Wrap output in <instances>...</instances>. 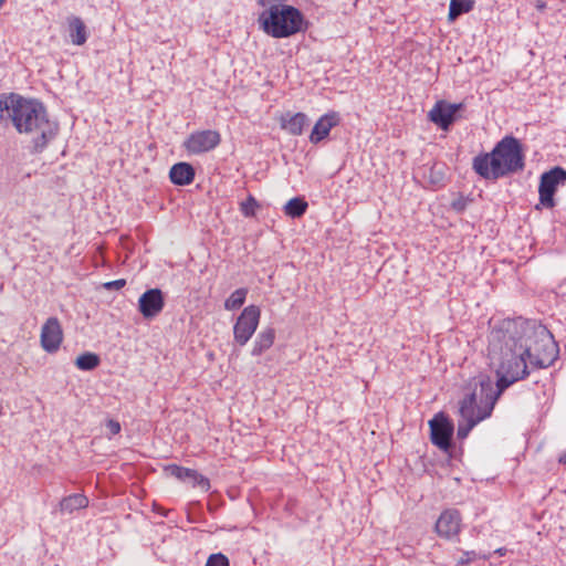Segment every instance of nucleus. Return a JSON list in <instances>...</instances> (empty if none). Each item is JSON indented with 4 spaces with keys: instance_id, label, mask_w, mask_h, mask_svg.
I'll use <instances>...</instances> for the list:
<instances>
[{
    "instance_id": "nucleus-16",
    "label": "nucleus",
    "mask_w": 566,
    "mask_h": 566,
    "mask_svg": "<svg viewBox=\"0 0 566 566\" xmlns=\"http://www.w3.org/2000/svg\"><path fill=\"white\" fill-rule=\"evenodd\" d=\"M339 115L336 112H329L324 114L315 123L310 135V142L312 144H318L319 142L325 139L329 135L332 128L339 124Z\"/></svg>"
},
{
    "instance_id": "nucleus-33",
    "label": "nucleus",
    "mask_w": 566,
    "mask_h": 566,
    "mask_svg": "<svg viewBox=\"0 0 566 566\" xmlns=\"http://www.w3.org/2000/svg\"><path fill=\"white\" fill-rule=\"evenodd\" d=\"M494 553L500 556H504L506 554V548H504V547L497 548Z\"/></svg>"
},
{
    "instance_id": "nucleus-2",
    "label": "nucleus",
    "mask_w": 566,
    "mask_h": 566,
    "mask_svg": "<svg viewBox=\"0 0 566 566\" xmlns=\"http://www.w3.org/2000/svg\"><path fill=\"white\" fill-rule=\"evenodd\" d=\"M4 119H10L20 134L32 137L35 153H41L59 130L41 102L13 93L0 96V122Z\"/></svg>"
},
{
    "instance_id": "nucleus-4",
    "label": "nucleus",
    "mask_w": 566,
    "mask_h": 566,
    "mask_svg": "<svg viewBox=\"0 0 566 566\" xmlns=\"http://www.w3.org/2000/svg\"><path fill=\"white\" fill-rule=\"evenodd\" d=\"M474 171L484 179L497 180L524 168L522 145L513 136L502 138L491 153L473 158Z\"/></svg>"
},
{
    "instance_id": "nucleus-29",
    "label": "nucleus",
    "mask_w": 566,
    "mask_h": 566,
    "mask_svg": "<svg viewBox=\"0 0 566 566\" xmlns=\"http://www.w3.org/2000/svg\"><path fill=\"white\" fill-rule=\"evenodd\" d=\"M287 0H256L258 4L264 9H271L284 4Z\"/></svg>"
},
{
    "instance_id": "nucleus-9",
    "label": "nucleus",
    "mask_w": 566,
    "mask_h": 566,
    "mask_svg": "<svg viewBox=\"0 0 566 566\" xmlns=\"http://www.w3.org/2000/svg\"><path fill=\"white\" fill-rule=\"evenodd\" d=\"M538 340L542 346V352L532 354L531 365L537 368H547L556 360L558 356L557 344L554 342L552 334L542 328L537 333Z\"/></svg>"
},
{
    "instance_id": "nucleus-14",
    "label": "nucleus",
    "mask_w": 566,
    "mask_h": 566,
    "mask_svg": "<svg viewBox=\"0 0 566 566\" xmlns=\"http://www.w3.org/2000/svg\"><path fill=\"white\" fill-rule=\"evenodd\" d=\"M164 306V293L159 289L147 290L138 300L139 312L145 318L157 316L163 311Z\"/></svg>"
},
{
    "instance_id": "nucleus-24",
    "label": "nucleus",
    "mask_w": 566,
    "mask_h": 566,
    "mask_svg": "<svg viewBox=\"0 0 566 566\" xmlns=\"http://www.w3.org/2000/svg\"><path fill=\"white\" fill-rule=\"evenodd\" d=\"M99 363H101L99 356L94 353H90V352H86V353L80 355L75 359V366L80 370H84V371H90V370L95 369L99 365Z\"/></svg>"
},
{
    "instance_id": "nucleus-12",
    "label": "nucleus",
    "mask_w": 566,
    "mask_h": 566,
    "mask_svg": "<svg viewBox=\"0 0 566 566\" xmlns=\"http://www.w3.org/2000/svg\"><path fill=\"white\" fill-rule=\"evenodd\" d=\"M462 104H451L444 101L437 102L429 111V119L441 129L448 130L455 119V114L462 108Z\"/></svg>"
},
{
    "instance_id": "nucleus-26",
    "label": "nucleus",
    "mask_w": 566,
    "mask_h": 566,
    "mask_svg": "<svg viewBox=\"0 0 566 566\" xmlns=\"http://www.w3.org/2000/svg\"><path fill=\"white\" fill-rule=\"evenodd\" d=\"M260 205L256 199L249 195L248 198L240 203V211L245 218H252L255 216Z\"/></svg>"
},
{
    "instance_id": "nucleus-19",
    "label": "nucleus",
    "mask_w": 566,
    "mask_h": 566,
    "mask_svg": "<svg viewBox=\"0 0 566 566\" xmlns=\"http://www.w3.org/2000/svg\"><path fill=\"white\" fill-rule=\"evenodd\" d=\"M275 340V329L273 327L263 328L255 337L251 349V355L254 357L261 356L264 352L270 349Z\"/></svg>"
},
{
    "instance_id": "nucleus-18",
    "label": "nucleus",
    "mask_w": 566,
    "mask_h": 566,
    "mask_svg": "<svg viewBox=\"0 0 566 566\" xmlns=\"http://www.w3.org/2000/svg\"><path fill=\"white\" fill-rule=\"evenodd\" d=\"M281 128L293 136L303 134L304 128L308 125V117L304 113H286L280 119Z\"/></svg>"
},
{
    "instance_id": "nucleus-31",
    "label": "nucleus",
    "mask_w": 566,
    "mask_h": 566,
    "mask_svg": "<svg viewBox=\"0 0 566 566\" xmlns=\"http://www.w3.org/2000/svg\"><path fill=\"white\" fill-rule=\"evenodd\" d=\"M120 431V424L117 421L108 420V433L117 434Z\"/></svg>"
},
{
    "instance_id": "nucleus-13",
    "label": "nucleus",
    "mask_w": 566,
    "mask_h": 566,
    "mask_svg": "<svg viewBox=\"0 0 566 566\" xmlns=\"http://www.w3.org/2000/svg\"><path fill=\"white\" fill-rule=\"evenodd\" d=\"M41 346L48 353H55L63 340V331L56 317H50L41 329Z\"/></svg>"
},
{
    "instance_id": "nucleus-10",
    "label": "nucleus",
    "mask_w": 566,
    "mask_h": 566,
    "mask_svg": "<svg viewBox=\"0 0 566 566\" xmlns=\"http://www.w3.org/2000/svg\"><path fill=\"white\" fill-rule=\"evenodd\" d=\"M429 424L432 443L443 451L449 450L454 430L453 423L443 413H438Z\"/></svg>"
},
{
    "instance_id": "nucleus-5",
    "label": "nucleus",
    "mask_w": 566,
    "mask_h": 566,
    "mask_svg": "<svg viewBox=\"0 0 566 566\" xmlns=\"http://www.w3.org/2000/svg\"><path fill=\"white\" fill-rule=\"evenodd\" d=\"M258 23L265 34L274 39L290 38L306 28L304 14L297 8L285 3L264 9L259 14Z\"/></svg>"
},
{
    "instance_id": "nucleus-28",
    "label": "nucleus",
    "mask_w": 566,
    "mask_h": 566,
    "mask_svg": "<svg viewBox=\"0 0 566 566\" xmlns=\"http://www.w3.org/2000/svg\"><path fill=\"white\" fill-rule=\"evenodd\" d=\"M206 566H230L229 558L222 553L211 554Z\"/></svg>"
},
{
    "instance_id": "nucleus-25",
    "label": "nucleus",
    "mask_w": 566,
    "mask_h": 566,
    "mask_svg": "<svg viewBox=\"0 0 566 566\" xmlns=\"http://www.w3.org/2000/svg\"><path fill=\"white\" fill-rule=\"evenodd\" d=\"M473 2L471 0H451L449 6V20L453 21L459 15L471 11Z\"/></svg>"
},
{
    "instance_id": "nucleus-15",
    "label": "nucleus",
    "mask_w": 566,
    "mask_h": 566,
    "mask_svg": "<svg viewBox=\"0 0 566 566\" xmlns=\"http://www.w3.org/2000/svg\"><path fill=\"white\" fill-rule=\"evenodd\" d=\"M165 472L181 482L189 483L192 486H199L205 491H208L210 488L209 480L193 469L184 468L177 464H169L165 468Z\"/></svg>"
},
{
    "instance_id": "nucleus-1",
    "label": "nucleus",
    "mask_w": 566,
    "mask_h": 566,
    "mask_svg": "<svg viewBox=\"0 0 566 566\" xmlns=\"http://www.w3.org/2000/svg\"><path fill=\"white\" fill-rule=\"evenodd\" d=\"M530 332V324L521 317L500 321L490 332L489 357L497 376L494 387L502 394L528 376L526 359L531 360L532 352L526 337Z\"/></svg>"
},
{
    "instance_id": "nucleus-30",
    "label": "nucleus",
    "mask_w": 566,
    "mask_h": 566,
    "mask_svg": "<svg viewBox=\"0 0 566 566\" xmlns=\"http://www.w3.org/2000/svg\"><path fill=\"white\" fill-rule=\"evenodd\" d=\"M126 284V281L124 279L115 280V281H108V290H120Z\"/></svg>"
},
{
    "instance_id": "nucleus-20",
    "label": "nucleus",
    "mask_w": 566,
    "mask_h": 566,
    "mask_svg": "<svg viewBox=\"0 0 566 566\" xmlns=\"http://www.w3.org/2000/svg\"><path fill=\"white\" fill-rule=\"evenodd\" d=\"M88 505V499L82 493H74L64 496L59 504L62 514H73L75 511L85 509Z\"/></svg>"
},
{
    "instance_id": "nucleus-22",
    "label": "nucleus",
    "mask_w": 566,
    "mask_h": 566,
    "mask_svg": "<svg viewBox=\"0 0 566 566\" xmlns=\"http://www.w3.org/2000/svg\"><path fill=\"white\" fill-rule=\"evenodd\" d=\"M308 208V203L301 197L290 199L284 206V213L291 218L302 217Z\"/></svg>"
},
{
    "instance_id": "nucleus-6",
    "label": "nucleus",
    "mask_w": 566,
    "mask_h": 566,
    "mask_svg": "<svg viewBox=\"0 0 566 566\" xmlns=\"http://www.w3.org/2000/svg\"><path fill=\"white\" fill-rule=\"evenodd\" d=\"M261 319V308L251 304L245 306L233 324V344L245 346L256 332Z\"/></svg>"
},
{
    "instance_id": "nucleus-21",
    "label": "nucleus",
    "mask_w": 566,
    "mask_h": 566,
    "mask_svg": "<svg viewBox=\"0 0 566 566\" xmlns=\"http://www.w3.org/2000/svg\"><path fill=\"white\" fill-rule=\"evenodd\" d=\"M67 28L71 42L75 45H83L86 40V27L84 22L77 17L67 18Z\"/></svg>"
},
{
    "instance_id": "nucleus-7",
    "label": "nucleus",
    "mask_w": 566,
    "mask_h": 566,
    "mask_svg": "<svg viewBox=\"0 0 566 566\" xmlns=\"http://www.w3.org/2000/svg\"><path fill=\"white\" fill-rule=\"evenodd\" d=\"M566 184V170L562 167H554L541 176L538 195L539 202L545 208L555 206L554 195L560 185Z\"/></svg>"
},
{
    "instance_id": "nucleus-17",
    "label": "nucleus",
    "mask_w": 566,
    "mask_h": 566,
    "mask_svg": "<svg viewBox=\"0 0 566 566\" xmlns=\"http://www.w3.org/2000/svg\"><path fill=\"white\" fill-rule=\"evenodd\" d=\"M196 171L189 163H177L169 170V179L176 186H188L193 182Z\"/></svg>"
},
{
    "instance_id": "nucleus-23",
    "label": "nucleus",
    "mask_w": 566,
    "mask_h": 566,
    "mask_svg": "<svg viewBox=\"0 0 566 566\" xmlns=\"http://www.w3.org/2000/svg\"><path fill=\"white\" fill-rule=\"evenodd\" d=\"M248 289L240 287L233 291L230 296L224 301V308L227 311L239 310L245 302L248 295Z\"/></svg>"
},
{
    "instance_id": "nucleus-3",
    "label": "nucleus",
    "mask_w": 566,
    "mask_h": 566,
    "mask_svg": "<svg viewBox=\"0 0 566 566\" xmlns=\"http://www.w3.org/2000/svg\"><path fill=\"white\" fill-rule=\"evenodd\" d=\"M501 395L490 376L480 375L474 380L472 390L459 403V439H465L476 424L491 417Z\"/></svg>"
},
{
    "instance_id": "nucleus-27",
    "label": "nucleus",
    "mask_w": 566,
    "mask_h": 566,
    "mask_svg": "<svg viewBox=\"0 0 566 566\" xmlns=\"http://www.w3.org/2000/svg\"><path fill=\"white\" fill-rule=\"evenodd\" d=\"M490 557L491 554H481L475 551H464L462 552V556L458 559L457 565L464 566L469 565L472 562H475L476 559H489Z\"/></svg>"
},
{
    "instance_id": "nucleus-11",
    "label": "nucleus",
    "mask_w": 566,
    "mask_h": 566,
    "mask_svg": "<svg viewBox=\"0 0 566 566\" xmlns=\"http://www.w3.org/2000/svg\"><path fill=\"white\" fill-rule=\"evenodd\" d=\"M462 528V516L455 509L444 510L436 522L437 534L446 539L457 537Z\"/></svg>"
},
{
    "instance_id": "nucleus-8",
    "label": "nucleus",
    "mask_w": 566,
    "mask_h": 566,
    "mask_svg": "<svg viewBox=\"0 0 566 566\" xmlns=\"http://www.w3.org/2000/svg\"><path fill=\"white\" fill-rule=\"evenodd\" d=\"M220 142L221 135L219 132L203 129L191 133L182 143V146L189 155H200L211 151Z\"/></svg>"
},
{
    "instance_id": "nucleus-32",
    "label": "nucleus",
    "mask_w": 566,
    "mask_h": 566,
    "mask_svg": "<svg viewBox=\"0 0 566 566\" xmlns=\"http://www.w3.org/2000/svg\"><path fill=\"white\" fill-rule=\"evenodd\" d=\"M558 462L562 463V464H566V451H564L559 458H558Z\"/></svg>"
}]
</instances>
